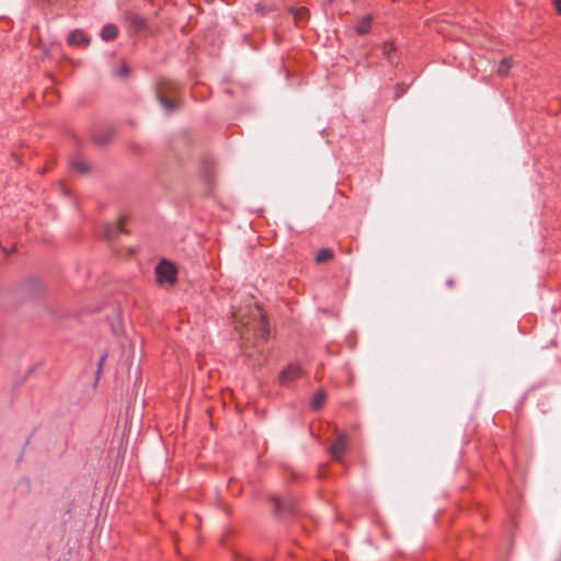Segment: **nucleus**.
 <instances>
[{
    "label": "nucleus",
    "instance_id": "nucleus-1",
    "mask_svg": "<svg viewBox=\"0 0 561 561\" xmlns=\"http://www.w3.org/2000/svg\"><path fill=\"white\" fill-rule=\"evenodd\" d=\"M157 279L160 284L173 285L176 282V268L167 261H162L156 267Z\"/></svg>",
    "mask_w": 561,
    "mask_h": 561
},
{
    "label": "nucleus",
    "instance_id": "nucleus-2",
    "mask_svg": "<svg viewBox=\"0 0 561 561\" xmlns=\"http://www.w3.org/2000/svg\"><path fill=\"white\" fill-rule=\"evenodd\" d=\"M302 370L301 368L296 364H290L287 366L286 369H284L280 374V382L283 385H288L296 380L298 377H300Z\"/></svg>",
    "mask_w": 561,
    "mask_h": 561
},
{
    "label": "nucleus",
    "instance_id": "nucleus-3",
    "mask_svg": "<svg viewBox=\"0 0 561 561\" xmlns=\"http://www.w3.org/2000/svg\"><path fill=\"white\" fill-rule=\"evenodd\" d=\"M347 438L345 434H341L336 440L330 447V454L336 460H340L344 451L346 450Z\"/></svg>",
    "mask_w": 561,
    "mask_h": 561
},
{
    "label": "nucleus",
    "instance_id": "nucleus-4",
    "mask_svg": "<svg viewBox=\"0 0 561 561\" xmlns=\"http://www.w3.org/2000/svg\"><path fill=\"white\" fill-rule=\"evenodd\" d=\"M68 43L70 45L87 46L90 43V38L81 30H75L70 33Z\"/></svg>",
    "mask_w": 561,
    "mask_h": 561
},
{
    "label": "nucleus",
    "instance_id": "nucleus-5",
    "mask_svg": "<svg viewBox=\"0 0 561 561\" xmlns=\"http://www.w3.org/2000/svg\"><path fill=\"white\" fill-rule=\"evenodd\" d=\"M122 232V222L116 221L114 224H107L104 227V238L107 240H113Z\"/></svg>",
    "mask_w": 561,
    "mask_h": 561
},
{
    "label": "nucleus",
    "instance_id": "nucleus-6",
    "mask_svg": "<svg viewBox=\"0 0 561 561\" xmlns=\"http://www.w3.org/2000/svg\"><path fill=\"white\" fill-rule=\"evenodd\" d=\"M373 22V15L368 14L360 19V21L355 25V31L358 35H365L369 32L370 25Z\"/></svg>",
    "mask_w": 561,
    "mask_h": 561
},
{
    "label": "nucleus",
    "instance_id": "nucleus-7",
    "mask_svg": "<svg viewBox=\"0 0 561 561\" xmlns=\"http://www.w3.org/2000/svg\"><path fill=\"white\" fill-rule=\"evenodd\" d=\"M117 35V27L113 24H107L102 28L101 36L104 41H111Z\"/></svg>",
    "mask_w": 561,
    "mask_h": 561
},
{
    "label": "nucleus",
    "instance_id": "nucleus-8",
    "mask_svg": "<svg viewBox=\"0 0 561 561\" xmlns=\"http://www.w3.org/2000/svg\"><path fill=\"white\" fill-rule=\"evenodd\" d=\"M325 398H327L325 392H324L323 390H319V391L313 396V398L311 399V402H310L311 408H312L313 410H319V409L323 405V403H324V401H325Z\"/></svg>",
    "mask_w": 561,
    "mask_h": 561
},
{
    "label": "nucleus",
    "instance_id": "nucleus-9",
    "mask_svg": "<svg viewBox=\"0 0 561 561\" xmlns=\"http://www.w3.org/2000/svg\"><path fill=\"white\" fill-rule=\"evenodd\" d=\"M333 259V251L331 249L324 248L321 249L316 255L317 263H324Z\"/></svg>",
    "mask_w": 561,
    "mask_h": 561
},
{
    "label": "nucleus",
    "instance_id": "nucleus-10",
    "mask_svg": "<svg viewBox=\"0 0 561 561\" xmlns=\"http://www.w3.org/2000/svg\"><path fill=\"white\" fill-rule=\"evenodd\" d=\"M513 60L511 58H504L499 67H497V73L501 76H506L512 68Z\"/></svg>",
    "mask_w": 561,
    "mask_h": 561
},
{
    "label": "nucleus",
    "instance_id": "nucleus-11",
    "mask_svg": "<svg viewBox=\"0 0 561 561\" xmlns=\"http://www.w3.org/2000/svg\"><path fill=\"white\" fill-rule=\"evenodd\" d=\"M255 312L261 318V320H260L261 335H262L263 339H265L267 336V333H268V331H267V323H266L265 318L262 314L260 309L256 308Z\"/></svg>",
    "mask_w": 561,
    "mask_h": 561
},
{
    "label": "nucleus",
    "instance_id": "nucleus-12",
    "mask_svg": "<svg viewBox=\"0 0 561 561\" xmlns=\"http://www.w3.org/2000/svg\"><path fill=\"white\" fill-rule=\"evenodd\" d=\"M159 101H160V104L162 105V107L168 111V112H171L173 111L175 107H176V103L175 102H172V101H168L164 96H162L161 94L159 95Z\"/></svg>",
    "mask_w": 561,
    "mask_h": 561
},
{
    "label": "nucleus",
    "instance_id": "nucleus-13",
    "mask_svg": "<svg viewBox=\"0 0 561 561\" xmlns=\"http://www.w3.org/2000/svg\"><path fill=\"white\" fill-rule=\"evenodd\" d=\"M71 167H72V169H75V170H77L78 172H81V173H83V172H85L88 170V165H87L85 161L80 160V159L72 160L71 161Z\"/></svg>",
    "mask_w": 561,
    "mask_h": 561
},
{
    "label": "nucleus",
    "instance_id": "nucleus-14",
    "mask_svg": "<svg viewBox=\"0 0 561 561\" xmlns=\"http://www.w3.org/2000/svg\"><path fill=\"white\" fill-rule=\"evenodd\" d=\"M394 50V46L392 43H385L382 46V55L385 58H387L390 62H392V59L390 58L391 53Z\"/></svg>",
    "mask_w": 561,
    "mask_h": 561
},
{
    "label": "nucleus",
    "instance_id": "nucleus-15",
    "mask_svg": "<svg viewBox=\"0 0 561 561\" xmlns=\"http://www.w3.org/2000/svg\"><path fill=\"white\" fill-rule=\"evenodd\" d=\"M553 4L559 14H561V0H553Z\"/></svg>",
    "mask_w": 561,
    "mask_h": 561
},
{
    "label": "nucleus",
    "instance_id": "nucleus-16",
    "mask_svg": "<svg viewBox=\"0 0 561 561\" xmlns=\"http://www.w3.org/2000/svg\"><path fill=\"white\" fill-rule=\"evenodd\" d=\"M273 501L276 504L277 511H280L282 510V502H280V500L278 497H273Z\"/></svg>",
    "mask_w": 561,
    "mask_h": 561
},
{
    "label": "nucleus",
    "instance_id": "nucleus-17",
    "mask_svg": "<svg viewBox=\"0 0 561 561\" xmlns=\"http://www.w3.org/2000/svg\"><path fill=\"white\" fill-rule=\"evenodd\" d=\"M304 14H305L304 10H300V11H298V12L296 13L295 19H297V20H298V19H301Z\"/></svg>",
    "mask_w": 561,
    "mask_h": 561
},
{
    "label": "nucleus",
    "instance_id": "nucleus-18",
    "mask_svg": "<svg viewBox=\"0 0 561 561\" xmlns=\"http://www.w3.org/2000/svg\"><path fill=\"white\" fill-rule=\"evenodd\" d=\"M104 360H105V356H102V357L100 358V363H99V371L101 370V367H102V365H103Z\"/></svg>",
    "mask_w": 561,
    "mask_h": 561
},
{
    "label": "nucleus",
    "instance_id": "nucleus-19",
    "mask_svg": "<svg viewBox=\"0 0 561 561\" xmlns=\"http://www.w3.org/2000/svg\"><path fill=\"white\" fill-rule=\"evenodd\" d=\"M127 71H128V69L124 66V67L122 68V75L127 73Z\"/></svg>",
    "mask_w": 561,
    "mask_h": 561
},
{
    "label": "nucleus",
    "instance_id": "nucleus-20",
    "mask_svg": "<svg viewBox=\"0 0 561 561\" xmlns=\"http://www.w3.org/2000/svg\"><path fill=\"white\" fill-rule=\"evenodd\" d=\"M453 284H454V282H453V279H451V278L447 280V285H448L449 287H450V286H453Z\"/></svg>",
    "mask_w": 561,
    "mask_h": 561
}]
</instances>
